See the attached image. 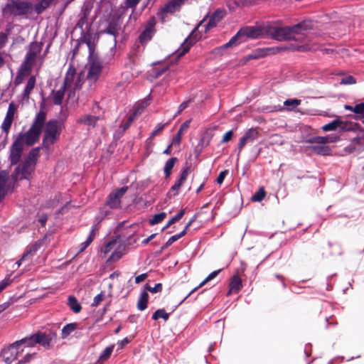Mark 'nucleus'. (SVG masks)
<instances>
[{
	"label": "nucleus",
	"instance_id": "9b49d317",
	"mask_svg": "<svg viewBox=\"0 0 364 364\" xmlns=\"http://www.w3.org/2000/svg\"><path fill=\"white\" fill-rule=\"evenodd\" d=\"M35 166L33 164L24 161L16 168L12 174L14 181L28 179L33 172Z\"/></svg>",
	"mask_w": 364,
	"mask_h": 364
},
{
	"label": "nucleus",
	"instance_id": "b1692460",
	"mask_svg": "<svg viewBox=\"0 0 364 364\" xmlns=\"http://www.w3.org/2000/svg\"><path fill=\"white\" fill-rule=\"evenodd\" d=\"M99 120V117L91 114H85L79 117L77 122L87 126L88 127H94Z\"/></svg>",
	"mask_w": 364,
	"mask_h": 364
},
{
	"label": "nucleus",
	"instance_id": "7c9ffc66",
	"mask_svg": "<svg viewBox=\"0 0 364 364\" xmlns=\"http://www.w3.org/2000/svg\"><path fill=\"white\" fill-rule=\"evenodd\" d=\"M177 161H178L177 158L171 157L169 159H168V161L166 162L164 167V171L166 178H168L170 176V175L171 173V170Z\"/></svg>",
	"mask_w": 364,
	"mask_h": 364
},
{
	"label": "nucleus",
	"instance_id": "39448f33",
	"mask_svg": "<svg viewBox=\"0 0 364 364\" xmlns=\"http://www.w3.org/2000/svg\"><path fill=\"white\" fill-rule=\"evenodd\" d=\"M62 126V123L56 119L49 120L46 124L43 137V145L46 149H48L57 141L61 133Z\"/></svg>",
	"mask_w": 364,
	"mask_h": 364
},
{
	"label": "nucleus",
	"instance_id": "9d476101",
	"mask_svg": "<svg viewBox=\"0 0 364 364\" xmlns=\"http://www.w3.org/2000/svg\"><path fill=\"white\" fill-rule=\"evenodd\" d=\"M102 69V61L98 58L90 56L88 62V73L87 75V80L91 83L95 82L100 76Z\"/></svg>",
	"mask_w": 364,
	"mask_h": 364
},
{
	"label": "nucleus",
	"instance_id": "f3484780",
	"mask_svg": "<svg viewBox=\"0 0 364 364\" xmlns=\"http://www.w3.org/2000/svg\"><path fill=\"white\" fill-rule=\"evenodd\" d=\"M190 171V167H186L181 171L179 178L170 188L168 191V195L175 196L178 194L179 190L182 185L184 183V182L186 181Z\"/></svg>",
	"mask_w": 364,
	"mask_h": 364
},
{
	"label": "nucleus",
	"instance_id": "cd10ccee",
	"mask_svg": "<svg viewBox=\"0 0 364 364\" xmlns=\"http://www.w3.org/2000/svg\"><path fill=\"white\" fill-rule=\"evenodd\" d=\"M309 148L314 153L322 156L328 155L331 152V149L329 146L322 144H317L316 145L311 146Z\"/></svg>",
	"mask_w": 364,
	"mask_h": 364
},
{
	"label": "nucleus",
	"instance_id": "a211bd4d",
	"mask_svg": "<svg viewBox=\"0 0 364 364\" xmlns=\"http://www.w3.org/2000/svg\"><path fill=\"white\" fill-rule=\"evenodd\" d=\"M23 149V146L15 140L10 149L9 159L11 164H17L19 162Z\"/></svg>",
	"mask_w": 364,
	"mask_h": 364
},
{
	"label": "nucleus",
	"instance_id": "e433bc0d",
	"mask_svg": "<svg viewBox=\"0 0 364 364\" xmlns=\"http://www.w3.org/2000/svg\"><path fill=\"white\" fill-rule=\"evenodd\" d=\"M77 328L76 323H70L65 325L61 331V337L62 338H67L69 335H70Z\"/></svg>",
	"mask_w": 364,
	"mask_h": 364
},
{
	"label": "nucleus",
	"instance_id": "bb28decb",
	"mask_svg": "<svg viewBox=\"0 0 364 364\" xmlns=\"http://www.w3.org/2000/svg\"><path fill=\"white\" fill-rule=\"evenodd\" d=\"M191 119H188L181 124L179 130L172 139L171 145H179L181 141L183 132L186 130L189 127Z\"/></svg>",
	"mask_w": 364,
	"mask_h": 364
},
{
	"label": "nucleus",
	"instance_id": "5701e85b",
	"mask_svg": "<svg viewBox=\"0 0 364 364\" xmlns=\"http://www.w3.org/2000/svg\"><path fill=\"white\" fill-rule=\"evenodd\" d=\"M110 212L107 210L102 209L100 212L99 215L96 218L97 224L92 225L90 235H88L87 240L92 242L95 236V231L97 229V225L108 215H109Z\"/></svg>",
	"mask_w": 364,
	"mask_h": 364
},
{
	"label": "nucleus",
	"instance_id": "393cba45",
	"mask_svg": "<svg viewBox=\"0 0 364 364\" xmlns=\"http://www.w3.org/2000/svg\"><path fill=\"white\" fill-rule=\"evenodd\" d=\"M338 128L341 130H343L345 129V125L343 124V122L339 119H336L333 121L331 122L330 123L326 124L322 127V129L324 132L334 131Z\"/></svg>",
	"mask_w": 364,
	"mask_h": 364
},
{
	"label": "nucleus",
	"instance_id": "2f4dec72",
	"mask_svg": "<svg viewBox=\"0 0 364 364\" xmlns=\"http://www.w3.org/2000/svg\"><path fill=\"white\" fill-rule=\"evenodd\" d=\"M68 305L74 313H79L81 311L82 306L80 304L73 296H70L68 297Z\"/></svg>",
	"mask_w": 364,
	"mask_h": 364
},
{
	"label": "nucleus",
	"instance_id": "79ce46f5",
	"mask_svg": "<svg viewBox=\"0 0 364 364\" xmlns=\"http://www.w3.org/2000/svg\"><path fill=\"white\" fill-rule=\"evenodd\" d=\"M141 0H125L124 6H122V9H132V13L134 11L136 6L139 4Z\"/></svg>",
	"mask_w": 364,
	"mask_h": 364
},
{
	"label": "nucleus",
	"instance_id": "5fc2aeb1",
	"mask_svg": "<svg viewBox=\"0 0 364 364\" xmlns=\"http://www.w3.org/2000/svg\"><path fill=\"white\" fill-rule=\"evenodd\" d=\"M11 283V279L9 277H6L0 282V292L6 288Z\"/></svg>",
	"mask_w": 364,
	"mask_h": 364
},
{
	"label": "nucleus",
	"instance_id": "a878e982",
	"mask_svg": "<svg viewBox=\"0 0 364 364\" xmlns=\"http://www.w3.org/2000/svg\"><path fill=\"white\" fill-rule=\"evenodd\" d=\"M230 290L228 295L231 292L237 293L242 287V279L238 275H234L229 284Z\"/></svg>",
	"mask_w": 364,
	"mask_h": 364
},
{
	"label": "nucleus",
	"instance_id": "6e6d98bb",
	"mask_svg": "<svg viewBox=\"0 0 364 364\" xmlns=\"http://www.w3.org/2000/svg\"><path fill=\"white\" fill-rule=\"evenodd\" d=\"M147 289L151 293L160 292L162 290V284L161 283L156 284L154 287H147Z\"/></svg>",
	"mask_w": 364,
	"mask_h": 364
},
{
	"label": "nucleus",
	"instance_id": "37998d69",
	"mask_svg": "<svg viewBox=\"0 0 364 364\" xmlns=\"http://www.w3.org/2000/svg\"><path fill=\"white\" fill-rule=\"evenodd\" d=\"M301 104V100L298 99H289L284 101V105L288 107L289 110H293L296 106Z\"/></svg>",
	"mask_w": 364,
	"mask_h": 364
},
{
	"label": "nucleus",
	"instance_id": "4c0bfd02",
	"mask_svg": "<svg viewBox=\"0 0 364 364\" xmlns=\"http://www.w3.org/2000/svg\"><path fill=\"white\" fill-rule=\"evenodd\" d=\"M65 91H67V89L62 86L54 93L53 100L55 105H59L62 103Z\"/></svg>",
	"mask_w": 364,
	"mask_h": 364
},
{
	"label": "nucleus",
	"instance_id": "c756f323",
	"mask_svg": "<svg viewBox=\"0 0 364 364\" xmlns=\"http://www.w3.org/2000/svg\"><path fill=\"white\" fill-rule=\"evenodd\" d=\"M121 30L120 25L115 21H112L109 23L107 27L105 30V32L113 36L114 38L119 35V33Z\"/></svg>",
	"mask_w": 364,
	"mask_h": 364
},
{
	"label": "nucleus",
	"instance_id": "c03bdc74",
	"mask_svg": "<svg viewBox=\"0 0 364 364\" xmlns=\"http://www.w3.org/2000/svg\"><path fill=\"white\" fill-rule=\"evenodd\" d=\"M166 216V213H160L158 214H156L153 216V218L150 220L151 225H154L156 224H158L161 221H162Z\"/></svg>",
	"mask_w": 364,
	"mask_h": 364
},
{
	"label": "nucleus",
	"instance_id": "72a5a7b5",
	"mask_svg": "<svg viewBox=\"0 0 364 364\" xmlns=\"http://www.w3.org/2000/svg\"><path fill=\"white\" fill-rule=\"evenodd\" d=\"M150 100L151 97L149 95L146 99H144L142 102L136 105L132 114H134L135 117L140 114L143 112L144 109L149 105Z\"/></svg>",
	"mask_w": 364,
	"mask_h": 364
},
{
	"label": "nucleus",
	"instance_id": "58836bf2",
	"mask_svg": "<svg viewBox=\"0 0 364 364\" xmlns=\"http://www.w3.org/2000/svg\"><path fill=\"white\" fill-rule=\"evenodd\" d=\"M38 245L37 244L33 245L30 247H28L26 252L22 255V259H30L33 256V255L38 250Z\"/></svg>",
	"mask_w": 364,
	"mask_h": 364
},
{
	"label": "nucleus",
	"instance_id": "dca6fc26",
	"mask_svg": "<svg viewBox=\"0 0 364 364\" xmlns=\"http://www.w3.org/2000/svg\"><path fill=\"white\" fill-rule=\"evenodd\" d=\"M197 28H195L190 35L185 39L181 47L176 51L178 57H181L186 53L190 48L198 41L197 34L195 33Z\"/></svg>",
	"mask_w": 364,
	"mask_h": 364
},
{
	"label": "nucleus",
	"instance_id": "6e6552de",
	"mask_svg": "<svg viewBox=\"0 0 364 364\" xmlns=\"http://www.w3.org/2000/svg\"><path fill=\"white\" fill-rule=\"evenodd\" d=\"M82 82L80 75L75 76V69L70 66L66 73L63 85L70 92L69 97H71L72 94L75 93V90L81 88Z\"/></svg>",
	"mask_w": 364,
	"mask_h": 364
},
{
	"label": "nucleus",
	"instance_id": "bf43d9fd",
	"mask_svg": "<svg viewBox=\"0 0 364 364\" xmlns=\"http://www.w3.org/2000/svg\"><path fill=\"white\" fill-rule=\"evenodd\" d=\"M232 135H233V132L232 130H230V131L227 132L223 135V139H222V143H227L229 141H230L232 137Z\"/></svg>",
	"mask_w": 364,
	"mask_h": 364
},
{
	"label": "nucleus",
	"instance_id": "ea45409f",
	"mask_svg": "<svg viewBox=\"0 0 364 364\" xmlns=\"http://www.w3.org/2000/svg\"><path fill=\"white\" fill-rule=\"evenodd\" d=\"M35 83H36L35 77H33V76L31 77L28 79L27 84L25 87V89L23 90V95L25 97H28L29 94L31 93V92L32 91V90L33 89V87L35 86Z\"/></svg>",
	"mask_w": 364,
	"mask_h": 364
},
{
	"label": "nucleus",
	"instance_id": "473e14b6",
	"mask_svg": "<svg viewBox=\"0 0 364 364\" xmlns=\"http://www.w3.org/2000/svg\"><path fill=\"white\" fill-rule=\"evenodd\" d=\"M53 0H40L34 6V10L37 14H41L47 9Z\"/></svg>",
	"mask_w": 364,
	"mask_h": 364
},
{
	"label": "nucleus",
	"instance_id": "412c9836",
	"mask_svg": "<svg viewBox=\"0 0 364 364\" xmlns=\"http://www.w3.org/2000/svg\"><path fill=\"white\" fill-rule=\"evenodd\" d=\"M225 11L223 9H217L209 18L208 22L205 25V32L215 27L217 23L224 17Z\"/></svg>",
	"mask_w": 364,
	"mask_h": 364
},
{
	"label": "nucleus",
	"instance_id": "20e7f679",
	"mask_svg": "<svg viewBox=\"0 0 364 364\" xmlns=\"http://www.w3.org/2000/svg\"><path fill=\"white\" fill-rule=\"evenodd\" d=\"M46 114L44 111L40 110L35 116L33 122L29 129L20 133L16 140L21 145L31 146L39 139L43 127L45 124Z\"/></svg>",
	"mask_w": 364,
	"mask_h": 364
},
{
	"label": "nucleus",
	"instance_id": "4d7b16f0",
	"mask_svg": "<svg viewBox=\"0 0 364 364\" xmlns=\"http://www.w3.org/2000/svg\"><path fill=\"white\" fill-rule=\"evenodd\" d=\"M353 112L355 114H363L364 113V102L357 104L353 107Z\"/></svg>",
	"mask_w": 364,
	"mask_h": 364
},
{
	"label": "nucleus",
	"instance_id": "3c124183",
	"mask_svg": "<svg viewBox=\"0 0 364 364\" xmlns=\"http://www.w3.org/2000/svg\"><path fill=\"white\" fill-rule=\"evenodd\" d=\"M105 294L103 292L97 294L94 297L93 302L92 304V306H97L104 299Z\"/></svg>",
	"mask_w": 364,
	"mask_h": 364
},
{
	"label": "nucleus",
	"instance_id": "ddd939ff",
	"mask_svg": "<svg viewBox=\"0 0 364 364\" xmlns=\"http://www.w3.org/2000/svg\"><path fill=\"white\" fill-rule=\"evenodd\" d=\"M156 24V20L154 16H151L146 21L144 30L141 32L139 36V41L141 44H145L149 41L156 32L155 26Z\"/></svg>",
	"mask_w": 364,
	"mask_h": 364
},
{
	"label": "nucleus",
	"instance_id": "c9c22d12",
	"mask_svg": "<svg viewBox=\"0 0 364 364\" xmlns=\"http://www.w3.org/2000/svg\"><path fill=\"white\" fill-rule=\"evenodd\" d=\"M39 151L40 148H34L31 149L25 161L36 166L37 159L39 156Z\"/></svg>",
	"mask_w": 364,
	"mask_h": 364
},
{
	"label": "nucleus",
	"instance_id": "e2e57ef3",
	"mask_svg": "<svg viewBox=\"0 0 364 364\" xmlns=\"http://www.w3.org/2000/svg\"><path fill=\"white\" fill-rule=\"evenodd\" d=\"M135 118L136 117L134 114H132L131 116L129 117L127 122H126V124L123 125L124 131L129 128V127L130 126V124L134 120Z\"/></svg>",
	"mask_w": 364,
	"mask_h": 364
},
{
	"label": "nucleus",
	"instance_id": "de8ad7c7",
	"mask_svg": "<svg viewBox=\"0 0 364 364\" xmlns=\"http://www.w3.org/2000/svg\"><path fill=\"white\" fill-rule=\"evenodd\" d=\"M266 55V51L262 50H256L247 56V59H257L262 58Z\"/></svg>",
	"mask_w": 364,
	"mask_h": 364
},
{
	"label": "nucleus",
	"instance_id": "f03ea898",
	"mask_svg": "<svg viewBox=\"0 0 364 364\" xmlns=\"http://www.w3.org/2000/svg\"><path fill=\"white\" fill-rule=\"evenodd\" d=\"M50 338L41 332L31 335L28 337L23 338L13 343L9 346L8 349L4 352V360L6 364H11V362L16 358L20 350L23 351L22 349H20L21 346H24L25 347H31L35 344L38 343L43 347H48L50 345Z\"/></svg>",
	"mask_w": 364,
	"mask_h": 364
},
{
	"label": "nucleus",
	"instance_id": "0eeeda50",
	"mask_svg": "<svg viewBox=\"0 0 364 364\" xmlns=\"http://www.w3.org/2000/svg\"><path fill=\"white\" fill-rule=\"evenodd\" d=\"M33 6L31 2L10 0L4 9V13L13 16H22L30 14Z\"/></svg>",
	"mask_w": 364,
	"mask_h": 364
},
{
	"label": "nucleus",
	"instance_id": "69168bd1",
	"mask_svg": "<svg viewBox=\"0 0 364 364\" xmlns=\"http://www.w3.org/2000/svg\"><path fill=\"white\" fill-rule=\"evenodd\" d=\"M147 277V274H141L140 275H138L137 277H136L135 278V282L136 284H139L141 282H143L144 280H145V279Z\"/></svg>",
	"mask_w": 364,
	"mask_h": 364
},
{
	"label": "nucleus",
	"instance_id": "f8f14e48",
	"mask_svg": "<svg viewBox=\"0 0 364 364\" xmlns=\"http://www.w3.org/2000/svg\"><path fill=\"white\" fill-rule=\"evenodd\" d=\"M259 136V132L256 128L249 129L244 135L240 138L237 145L238 153L237 160H239L240 154L244 146L248 144H252Z\"/></svg>",
	"mask_w": 364,
	"mask_h": 364
},
{
	"label": "nucleus",
	"instance_id": "052dcab7",
	"mask_svg": "<svg viewBox=\"0 0 364 364\" xmlns=\"http://www.w3.org/2000/svg\"><path fill=\"white\" fill-rule=\"evenodd\" d=\"M188 103H189V101H185V102H182L179 105V107L178 108V111L176 113V114L173 117V119L175 118L178 114H179L182 111H183L188 107Z\"/></svg>",
	"mask_w": 364,
	"mask_h": 364
},
{
	"label": "nucleus",
	"instance_id": "f257e3e1",
	"mask_svg": "<svg viewBox=\"0 0 364 364\" xmlns=\"http://www.w3.org/2000/svg\"><path fill=\"white\" fill-rule=\"evenodd\" d=\"M311 21L305 20L292 26L279 27L267 23V37L277 41H304L305 31L313 29Z\"/></svg>",
	"mask_w": 364,
	"mask_h": 364
},
{
	"label": "nucleus",
	"instance_id": "8fccbe9b",
	"mask_svg": "<svg viewBox=\"0 0 364 364\" xmlns=\"http://www.w3.org/2000/svg\"><path fill=\"white\" fill-rule=\"evenodd\" d=\"M340 83L341 85H353V84L355 83V80L353 76L348 75V76L343 77L341 80Z\"/></svg>",
	"mask_w": 364,
	"mask_h": 364
},
{
	"label": "nucleus",
	"instance_id": "680f3d73",
	"mask_svg": "<svg viewBox=\"0 0 364 364\" xmlns=\"http://www.w3.org/2000/svg\"><path fill=\"white\" fill-rule=\"evenodd\" d=\"M228 170H225V171H221V172L219 173V175H218V178H217V183H218V184H221V183H223V181H224V179H225V176L228 175Z\"/></svg>",
	"mask_w": 364,
	"mask_h": 364
},
{
	"label": "nucleus",
	"instance_id": "338daca9",
	"mask_svg": "<svg viewBox=\"0 0 364 364\" xmlns=\"http://www.w3.org/2000/svg\"><path fill=\"white\" fill-rule=\"evenodd\" d=\"M7 36L4 33H0V47H2L6 42Z\"/></svg>",
	"mask_w": 364,
	"mask_h": 364
},
{
	"label": "nucleus",
	"instance_id": "423d86ee",
	"mask_svg": "<svg viewBox=\"0 0 364 364\" xmlns=\"http://www.w3.org/2000/svg\"><path fill=\"white\" fill-rule=\"evenodd\" d=\"M42 43L38 42H32L30 44L28 50L26 53L25 60L22 65L24 70L27 71L31 70L38 59L41 60V63L42 62L43 57L40 56L42 50Z\"/></svg>",
	"mask_w": 364,
	"mask_h": 364
},
{
	"label": "nucleus",
	"instance_id": "6ab92c4d",
	"mask_svg": "<svg viewBox=\"0 0 364 364\" xmlns=\"http://www.w3.org/2000/svg\"><path fill=\"white\" fill-rule=\"evenodd\" d=\"M14 114H15V107H14V105L12 103H11L7 109L6 117L1 124V129L6 134H8V132L10 129V127L11 126V124H12L14 118Z\"/></svg>",
	"mask_w": 364,
	"mask_h": 364
},
{
	"label": "nucleus",
	"instance_id": "1a4fd4ad",
	"mask_svg": "<svg viewBox=\"0 0 364 364\" xmlns=\"http://www.w3.org/2000/svg\"><path fill=\"white\" fill-rule=\"evenodd\" d=\"M112 250H113V252L108 258V262H115L120 259L125 252V246L116 240H113L101 248V252L105 255L108 254Z\"/></svg>",
	"mask_w": 364,
	"mask_h": 364
},
{
	"label": "nucleus",
	"instance_id": "4468645a",
	"mask_svg": "<svg viewBox=\"0 0 364 364\" xmlns=\"http://www.w3.org/2000/svg\"><path fill=\"white\" fill-rule=\"evenodd\" d=\"M187 0H169L157 13V16L161 18V21H164V14H173L180 10L181 6Z\"/></svg>",
	"mask_w": 364,
	"mask_h": 364
},
{
	"label": "nucleus",
	"instance_id": "49530a36",
	"mask_svg": "<svg viewBox=\"0 0 364 364\" xmlns=\"http://www.w3.org/2000/svg\"><path fill=\"white\" fill-rule=\"evenodd\" d=\"M185 212L183 210H180L174 217H173L166 224V225L164 228V229H166L168 227H169L171 225L173 224L174 223H176V221L179 220L180 219L182 218V217L183 216Z\"/></svg>",
	"mask_w": 364,
	"mask_h": 364
},
{
	"label": "nucleus",
	"instance_id": "09e8293b",
	"mask_svg": "<svg viewBox=\"0 0 364 364\" xmlns=\"http://www.w3.org/2000/svg\"><path fill=\"white\" fill-rule=\"evenodd\" d=\"M113 350L112 346L107 347L101 353L100 356V359L102 360H105L109 358Z\"/></svg>",
	"mask_w": 364,
	"mask_h": 364
},
{
	"label": "nucleus",
	"instance_id": "a18cd8bd",
	"mask_svg": "<svg viewBox=\"0 0 364 364\" xmlns=\"http://www.w3.org/2000/svg\"><path fill=\"white\" fill-rule=\"evenodd\" d=\"M265 196V191L263 188H260L252 197V200L255 202H260Z\"/></svg>",
	"mask_w": 364,
	"mask_h": 364
},
{
	"label": "nucleus",
	"instance_id": "4be33fe9",
	"mask_svg": "<svg viewBox=\"0 0 364 364\" xmlns=\"http://www.w3.org/2000/svg\"><path fill=\"white\" fill-rule=\"evenodd\" d=\"M339 136L336 134H328L326 136H314L309 139V142L311 144H326L328 143H334L338 141Z\"/></svg>",
	"mask_w": 364,
	"mask_h": 364
},
{
	"label": "nucleus",
	"instance_id": "0e129e2a",
	"mask_svg": "<svg viewBox=\"0 0 364 364\" xmlns=\"http://www.w3.org/2000/svg\"><path fill=\"white\" fill-rule=\"evenodd\" d=\"M32 356H33L32 354H30V353L26 354L21 360L18 361V363L17 364H23V363L29 362L30 360L31 359Z\"/></svg>",
	"mask_w": 364,
	"mask_h": 364
},
{
	"label": "nucleus",
	"instance_id": "c85d7f7f",
	"mask_svg": "<svg viewBox=\"0 0 364 364\" xmlns=\"http://www.w3.org/2000/svg\"><path fill=\"white\" fill-rule=\"evenodd\" d=\"M192 223V220H191L185 227V228L183 229V231H181L180 233L178 234H176V235H174L173 236H171L168 240L167 242L165 243V245L163 246L162 249H165L168 247H169L170 245H171L174 242L177 241L178 240H179L181 237H182L183 236H184L186 233V231L188 228V227L191 225Z\"/></svg>",
	"mask_w": 364,
	"mask_h": 364
},
{
	"label": "nucleus",
	"instance_id": "13d9d810",
	"mask_svg": "<svg viewBox=\"0 0 364 364\" xmlns=\"http://www.w3.org/2000/svg\"><path fill=\"white\" fill-rule=\"evenodd\" d=\"M168 124L167 123H165V124H161V123H159L156 125V129L153 131V132L151 133V136H156L159 132H161V130L164 129V128L165 127V126Z\"/></svg>",
	"mask_w": 364,
	"mask_h": 364
},
{
	"label": "nucleus",
	"instance_id": "7ed1b4c3",
	"mask_svg": "<svg viewBox=\"0 0 364 364\" xmlns=\"http://www.w3.org/2000/svg\"><path fill=\"white\" fill-rule=\"evenodd\" d=\"M264 37H267V23L254 26H244L242 27L227 43L222 46L218 49L223 50L235 47L241 43L246 41L248 38L257 39Z\"/></svg>",
	"mask_w": 364,
	"mask_h": 364
},
{
	"label": "nucleus",
	"instance_id": "864d4df0",
	"mask_svg": "<svg viewBox=\"0 0 364 364\" xmlns=\"http://www.w3.org/2000/svg\"><path fill=\"white\" fill-rule=\"evenodd\" d=\"M221 271V269L215 270L211 272L206 278L200 284V287L205 284L206 282L210 281L211 279H214Z\"/></svg>",
	"mask_w": 364,
	"mask_h": 364
},
{
	"label": "nucleus",
	"instance_id": "774afa93",
	"mask_svg": "<svg viewBox=\"0 0 364 364\" xmlns=\"http://www.w3.org/2000/svg\"><path fill=\"white\" fill-rule=\"evenodd\" d=\"M129 340L127 338H125L122 339V341H118V343H117L118 347L119 348H122L125 345L129 343Z\"/></svg>",
	"mask_w": 364,
	"mask_h": 364
},
{
	"label": "nucleus",
	"instance_id": "603ef678",
	"mask_svg": "<svg viewBox=\"0 0 364 364\" xmlns=\"http://www.w3.org/2000/svg\"><path fill=\"white\" fill-rule=\"evenodd\" d=\"M84 42L87 44V47L89 48L90 56H92L94 48H93V45L92 44V42H91V37L89 36H84Z\"/></svg>",
	"mask_w": 364,
	"mask_h": 364
},
{
	"label": "nucleus",
	"instance_id": "f704fd0d",
	"mask_svg": "<svg viewBox=\"0 0 364 364\" xmlns=\"http://www.w3.org/2000/svg\"><path fill=\"white\" fill-rule=\"evenodd\" d=\"M149 294L146 291H143L139 299L137 308L139 311H144L147 307Z\"/></svg>",
	"mask_w": 364,
	"mask_h": 364
},
{
	"label": "nucleus",
	"instance_id": "aec40b11",
	"mask_svg": "<svg viewBox=\"0 0 364 364\" xmlns=\"http://www.w3.org/2000/svg\"><path fill=\"white\" fill-rule=\"evenodd\" d=\"M11 188V181L5 171L0 172V200L4 197Z\"/></svg>",
	"mask_w": 364,
	"mask_h": 364
},
{
	"label": "nucleus",
	"instance_id": "a19ab883",
	"mask_svg": "<svg viewBox=\"0 0 364 364\" xmlns=\"http://www.w3.org/2000/svg\"><path fill=\"white\" fill-rule=\"evenodd\" d=\"M160 318L167 321L169 318V314L166 313L164 309H158L153 314L152 319L157 320Z\"/></svg>",
	"mask_w": 364,
	"mask_h": 364
},
{
	"label": "nucleus",
	"instance_id": "2eb2a0df",
	"mask_svg": "<svg viewBox=\"0 0 364 364\" xmlns=\"http://www.w3.org/2000/svg\"><path fill=\"white\" fill-rule=\"evenodd\" d=\"M127 189V186H124L111 193L107 198L106 205L112 209L118 208L121 204V198Z\"/></svg>",
	"mask_w": 364,
	"mask_h": 364
}]
</instances>
